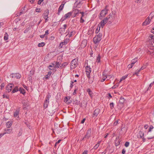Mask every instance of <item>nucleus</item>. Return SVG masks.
Segmentation results:
<instances>
[{
  "instance_id": "nucleus-5",
  "label": "nucleus",
  "mask_w": 154,
  "mask_h": 154,
  "mask_svg": "<svg viewBox=\"0 0 154 154\" xmlns=\"http://www.w3.org/2000/svg\"><path fill=\"white\" fill-rule=\"evenodd\" d=\"M51 97V95L49 93H48L46 96V99L44 101L43 105V107L45 109L48 107V105L49 103V99Z\"/></svg>"
},
{
  "instance_id": "nucleus-13",
  "label": "nucleus",
  "mask_w": 154,
  "mask_h": 154,
  "mask_svg": "<svg viewBox=\"0 0 154 154\" xmlns=\"http://www.w3.org/2000/svg\"><path fill=\"white\" fill-rule=\"evenodd\" d=\"M91 135V128H89L87 131L85 137H87V138L88 139L90 137Z\"/></svg>"
},
{
  "instance_id": "nucleus-4",
  "label": "nucleus",
  "mask_w": 154,
  "mask_h": 154,
  "mask_svg": "<svg viewBox=\"0 0 154 154\" xmlns=\"http://www.w3.org/2000/svg\"><path fill=\"white\" fill-rule=\"evenodd\" d=\"M78 62V58H76L73 60L71 62L70 69L72 70L74 69L77 66Z\"/></svg>"
},
{
  "instance_id": "nucleus-16",
  "label": "nucleus",
  "mask_w": 154,
  "mask_h": 154,
  "mask_svg": "<svg viewBox=\"0 0 154 154\" xmlns=\"http://www.w3.org/2000/svg\"><path fill=\"white\" fill-rule=\"evenodd\" d=\"M64 4H62L59 7L58 9V11L57 12V14L58 15H60V12H61V11L63 10L64 8Z\"/></svg>"
},
{
  "instance_id": "nucleus-29",
  "label": "nucleus",
  "mask_w": 154,
  "mask_h": 154,
  "mask_svg": "<svg viewBox=\"0 0 154 154\" xmlns=\"http://www.w3.org/2000/svg\"><path fill=\"white\" fill-rule=\"evenodd\" d=\"M55 64H56L55 66V68H59L60 67L61 63H60L59 62H54ZM54 64H53V65H54Z\"/></svg>"
},
{
  "instance_id": "nucleus-53",
  "label": "nucleus",
  "mask_w": 154,
  "mask_h": 154,
  "mask_svg": "<svg viewBox=\"0 0 154 154\" xmlns=\"http://www.w3.org/2000/svg\"><path fill=\"white\" fill-rule=\"evenodd\" d=\"M44 0H39L38 2V5H40L41 4L42 2L44 1Z\"/></svg>"
},
{
  "instance_id": "nucleus-55",
  "label": "nucleus",
  "mask_w": 154,
  "mask_h": 154,
  "mask_svg": "<svg viewBox=\"0 0 154 154\" xmlns=\"http://www.w3.org/2000/svg\"><path fill=\"white\" fill-rule=\"evenodd\" d=\"M153 85V83H151L149 85V88H148V89L149 90V89H150L151 87H152V86Z\"/></svg>"
},
{
  "instance_id": "nucleus-7",
  "label": "nucleus",
  "mask_w": 154,
  "mask_h": 154,
  "mask_svg": "<svg viewBox=\"0 0 154 154\" xmlns=\"http://www.w3.org/2000/svg\"><path fill=\"white\" fill-rule=\"evenodd\" d=\"M144 134L142 131H139L138 134L137 135L138 138L141 139L144 142L146 141V139L144 137Z\"/></svg>"
},
{
  "instance_id": "nucleus-21",
  "label": "nucleus",
  "mask_w": 154,
  "mask_h": 154,
  "mask_svg": "<svg viewBox=\"0 0 154 154\" xmlns=\"http://www.w3.org/2000/svg\"><path fill=\"white\" fill-rule=\"evenodd\" d=\"M20 110L17 109L16 110L15 112H14V117H17L18 118L19 117V114Z\"/></svg>"
},
{
  "instance_id": "nucleus-22",
  "label": "nucleus",
  "mask_w": 154,
  "mask_h": 154,
  "mask_svg": "<svg viewBox=\"0 0 154 154\" xmlns=\"http://www.w3.org/2000/svg\"><path fill=\"white\" fill-rule=\"evenodd\" d=\"M69 39L66 38V39L64 40L63 42H61V44H62V45H66L69 42Z\"/></svg>"
},
{
  "instance_id": "nucleus-42",
  "label": "nucleus",
  "mask_w": 154,
  "mask_h": 154,
  "mask_svg": "<svg viewBox=\"0 0 154 154\" xmlns=\"http://www.w3.org/2000/svg\"><path fill=\"white\" fill-rule=\"evenodd\" d=\"M50 76L47 74V75H45V77L43 78L44 80H45L46 79H49L50 78Z\"/></svg>"
},
{
  "instance_id": "nucleus-34",
  "label": "nucleus",
  "mask_w": 154,
  "mask_h": 154,
  "mask_svg": "<svg viewBox=\"0 0 154 154\" xmlns=\"http://www.w3.org/2000/svg\"><path fill=\"white\" fill-rule=\"evenodd\" d=\"M87 91L88 92V94L91 97L93 93L92 91H91L90 89H88L87 90Z\"/></svg>"
},
{
  "instance_id": "nucleus-20",
  "label": "nucleus",
  "mask_w": 154,
  "mask_h": 154,
  "mask_svg": "<svg viewBox=\"0 0 154 154\" xmlns=\"http://www.w3.org/2000/svg\"><path fill=\"white\" fill-rule=\"evenodd\" d=\"M149 40L154 43V35L150 34L149 36Z\"/></svg>"
},
{
  "instance_id": "nucleus-51",
  "label": "nucleus",
  "mask_w": 154,
  "mask_h": 154,
  "mask_svg": "<svg viewBox=\"0 0 154 154\" xmlns=\"http://www.w3.org/2000/svg\"><path fill=\"white\" fill-rule=\"evenodd\" d=\"M48 67H49L50 68L49 69L51 70H54V68H53V66L52 65H49Z\"/></svg>"
},
{
  "instance_id": "nucleus-25",
  "label": "nucleus",
  "mask_w": 154,
  "mask_h": 154,
  "mask_svg": "<svg viewBox=\"0 0 154 154\" xmlns=\"http://www.w3.org/2000/svg\"><path fill=\"white\" fill-rule=\"evenodd\" d=\"M12 125V121H8L6 123V126L7 128H9Z\"/></svg>"
},
{
  "instance_id": "nucleus-59",
  "label": "nucleus",
  "mask_w": 154,
  "mask_h": 154,
  "mask_svg": "<svg viewBox=\"0 0 154 154\" xmlns=\"http://www.w3.org/2000/svg\"><path fill=\"white\" fill-rule=\"evenodd\" d=\"M149 127V126L148 125L146 124L144 125V128L145 129H147Z\"/></svg>"
},
{
  "instance_id": "nucleus-35",
  "label": "nucleus",
  "mask_w": 154,
  "mask_h": 154,
  "mask_svg": "<svg viewBox=\"0 0 154 154\" xmlns=\"http://www.w3.org/2000/svg\"><path fill=\"white\" fill-rule=\"evenodd\" d=\"M100 26L99 24L98 25L97 27V28L96 29V31H95V33H98V32H99L100 30Z\"/></svg>"
},
{
  "instance_id": "nucleus-31",
  "label": "nucleus",
  "mask_w": 154,
  "mask_h": 154,
  "mask_svg": "<svg viewBox=\"0 0 154 154\" xmlns=\"http://www.w3.org/2000/svg\"><path fill=\"white\" fill-rule=\"evenodd\" d=\"M19 89L18 88V87L17 86H16L14 88L13 90L12 91V93H14L16 92H17V91H19Z\"/></svg>"
},
{
  "instance_id": "nucleus-50",
  "label": "nucleus",
  "mask_w": 154,
  "mask_h": 154,
  "mask_svg": "<svg viewBox=\"0 0 154 154\" xmlns=\"http://www.w3.org/2000/svg\"><path fill=\"white\" fill-rule=\"evenodd\" d=\"M3 98H5L7 99H8L9 98V97L8 96L6 95L5 94H3Z\"/></svg>"
},
{
  "instance_id": "nucleus-48",
  "label": "nucleus",
  "mask_w": 154,
  "mask_h": 154,
  "mask_svg": "<svg viewBox=\"0 0 154 154\" xmlns=\"http://www.w3.org/2000/svg\"><path fill=\"white\" fill-rule=\"evenodd\" d=\"M140 72V70H137L133 74V75H137L139 74V72Z\"/></svg>"
},
{
  "instance_id": "nucleus-24",
  "label": "nucleus",
  "mask_w": 154,
  "mask_h": 154,
  "mask_svg": "<svg viewBox=\"0 0 154 154\" xmlns=\"http://www.w3.org/2000/svg\"><path fill=\"white\" fill-rule=\"evenodd\" d=\"M5 131L6 132L4 133V134H9L11 133V132L12 131V129L11 128V129H5Z\"/></svg>"
},
{
  "instance_id": "nucleus-46",
  "label": "nucleus",
  "mask_w": 154,
  "mask_h": 154,
  "mask_svg": "<svg viewBox=\"0 0 154 154\" xmlns=\"http://www.w3.org/2000/svg\"><path fill=\"white\" fill-rule=\"evenodd\" d=\"M5 84L4 83H3L1 84L0 85L1 89H2L5 87Z\"/></svg>"
},
{
  "instance_id": "nucleus-57",
  "label": "nucleus",
  "mask_w": 154,
  "mask_h": 154,
  "mask_svg": "<svg viewBox=\"0 0 154 154\" xmlns=\"http://www.w3.org/2000/svg\"><path fill=\"white\" fill-rule=\"evenodd\" d=\"M40 8H37L35 9V11L37 12H40Z\"/></svg>"
},
{
  "instance_id": "nucleus-37",
  "label": "nucleus",
  "mask_w": 154,
  "mask_h": 154,
  "mask_svg": "<svg viewBox=\"0 0 154 154\" xmlns=\"http://www.w3.org/2000/svg\"><path fill=\"white\" fill-rule=\"evenodd\" d=\"M68 63L67 62H65L62 64L61 66H60V68H62V67H64L68 64Z\"/></svg>"
},
{
  "instance_id": "nucleus-14",
  "label": "nucleus",
  "mask_w": 154,
  "mask_h": 154,
  "mask_svg": "<svg viewBox=\"0 0 154 154\" xmlns=\"http://www.w3.org/2000/svg\"><path fill=\"white\" fill-rule=\"evenodd\" d=\"M150 22V19L148 17L145 20L142 24L143 26H146L149 24Z\"/></svg>"
},
{
  "instance_id": "nucleus-9",
  "label": "nucleus",
  "mask_w": 154,
  "mask_h": 154,
  "mask_svg": "<svg viewBox=\"0 0 154 154\" xmlns=\"http://www.w3.org/2000/svg\"><path fill=\"white\" fill-rule=\"evenodd\" d=\"M10 77L11 78H16L20 79L21 77V75L19 73H12L10 75Z\"/></svg>"
},
{
  "instance_id": "nucleus-38",
  "label": "nucleus",
  "mask_w": 154,
  "mask_h": 154,
  "mask_svg": "<svg viewBox=\"0 0 154 154\" xmlns=\"http://www.w3.org/2000/svg\"><path fill=\"white\" fill-rule=\"evenodd\" d=\"M137 60V58H135L134 59H133L131 62L132 63V64H134Z\"/></svg>"
},
{
  "instance_id": "nucleus-56",
  "label": "nucleus",
  "mask_w": 154,
  "mask_h": 154,
  "mask_svg": "<svg viewBox=\"0 0 154 154\" xmlns=\"http://www.w3.org/2000/svg\"><path fill=\"white\" fill-rule=\"evenodd\" d=\"M146 68V66H142V67H141V68H140V69L139 70H140V71L141 70H143V69H145Z\"/></svg>"
},
{
  "instance_id": "nucleus-43",
  "label": "nucleus",
  "mask_w": 154,
  "mask_h": 154,
  "mask_svg": "<svg viewBox=\"0 0 154 154\" xmlns=\"http://www.w3.org/2000/svg\"><path fill=\"white\" fill-rule=\"evenodd\" d=\"M127 76H128V75H125L124 76L122 77L121 79L119 81V82H121L122 81L124 80L125 79H126L127 78Z\"/></svg>"
},
{
  "instance_id": "nucleus-58",
  "label": "nucleus",
  "mask_w": 154,
  "mask_h": 154,
  "mask_svg": "<svg viewBox=\"0 0 154 154\" xmlns=\"http://www.w3.org/2000/svg\"><path fill=\"white\" fill-rule=\"evenodd\" d=\"M119 120H117L114 123V125H117V124L118 123Z\"/></svg>"
},
{
  "instance_id": "nucleus-36",
  "label": "nucleus",
  "mask_w": 154,
  "mask_h": 154,
  "mask_svg": "<svg viewBox=\"0 0 154 154\" xmlns=\"http://www.w3.org/2000/svg\"><path fill=\"white\" fill-rule=\"evenodd\" d=\"M45 45V43L44 42H42L38 44V47H42L44 46Z\"/></svg>"
},
{
  "instance_id": "nucleus-12",
  "label": "nucleus",
  "mask_w": 154,
  "mask_h": 154,
  "mask_svg": "<svg viewBox=\"0 0 154 154\" xmlns=\"http://www.w3.org/2000/svg\"><path fill=\"white\" fill-rule=\"evenodd\" d=\"M72 12H69L66 14L64 17V19H63L62 21H64L66 19L69 18L70 16L72 15Z\"/></svg>"
},
{
  "instance_id": "nucleus-17",
  "label": "nucleus",
  "mask_w": 154,
  "mask_h": 154,
  "mask_svg": "<svg viewBox=\"0 0 154 154\" xmlns=\"http://www.w3.org/2000/svg\"><path fill=\"white\" fill-rule=\"evenodd\" d=\"M70 98V97H66L64 98V101L65 102L69 104L72 102V101L71 100H69Z\"/></svg>"
},
{
  "instance_id": "nucleus-11",
  "label": "nucleus",
  "mask_w": 154,
  "mask_h": 154,
  "mask_svg": "<svg viewBox=\"0 0 154 154\" xmlns=\"http://www.w3.org/2000/svg\"><path fill=\"white\" fill-rule=\"evenodd\" d=\"M100 112V109H95L92 115V117H94L95 118H96L99 114Z\"/></svg>"
},
{
  "instance_id": "nucleus-27",
  "label": "nucleus",
  "mask_w": 154,
  "mask_h": 154,
  "mask_svg": "<svg viewBox=\"0 0 154 154\" xmlns=\"http://www.w3.org/2000/svg\"><path fill=\"white\" fill-rule=\"evenodd\" d=\"M101 141H98L97 142V143L94 146L93 149H97L99 146L100 145V144L101 143Z\"/></svg>"
},
{
  "instance_id": "nucleus-10",
  "label": "nucleus",
  "mask_w": 154,
  "mask_h": 154,
  "mask_svg": "<svg viewBox=\"0 0 154 154\" xmlns=\"http://www.w3.org/2000/svg\"><path fill=\"white\" fill-rule=\"evenodd\" d=\"M84 0H76V2L74 3V5H76V7L80 8L81 5L83 3Z\"/></svg>"
},
{
  "instance_id": "nucleus-39",
  "label": "nucleus",
  "mask_w": 154,
  "mask_h": 154,
  "mask_svg": "<svg viewBox=\"0 0 154 154\" xmlns=\"http://www.w3.org/2000/svg\"><path fill=\"white\" fill-rule=\"evenodd\" d=\"M120 144V141L119 140H116L115 142L116 146H117Z\"/></svg>"
},
{
  "instance_id": "nucleus-33",
  "label": "nucleus",
  "mask_w": 154,
  "mask_h": 154,
  "mask_svg": "<svg viewBox=\"0 0 154 154\" xmlns=\"http://www.w3.org/2000/svg\"><path fill=\"white\" fill-rule=\"evenodd\" d=\"M8 35L7 33V32H5L4 35V40L5 41H6L8 39Z\"/></svg>"
},
{
  "instance_id": "nucleus-28",
  "label": "nucleus",
  "mask_w": 154,
  "mask_h": 154,
  "mask_svg": "<svg viewBox=\"0 0 154 154\" xmlns=\"http://www.w3.org/2000/svg\"><path fill=\"white\" fill-rule=\"evenodd\" d=\"M72 13H73L75 14V17L76 16V15L79 13V11L77 9H75L73 10L72 12Z\"/></svg>"
},
{
  "instance_id": "nucleus-41",
  "label": "nucleus",
  "mask_w": 154,
  "mask_h": 154,
  "mask_svg": "<svg viewBox=\"0 0 154 154\" xmlns=\"http://www.w3.org/2000/svg\"><path fill=\"white\" fill-rule=\"evenodd\" d=\"M110 107L111 109H113L114 107V104L113 102H112L110 104Z\"/></svg>"
},
{
  "instance_id": "nucleus-19",
  "label": "nucleus",
  "mask_w": 154,
  "mask_h": 154,
  "mask_svg": "<svg viewBox=\"0 0 154 154\" xmlns=\"http://www.w3.org/2000/svg\"><path fill=\"white\" fill-rule=\"evenodd\" d=\"M87 40L84 39L82 42L81 46L83 47H85L87 45Z\"/></svg>"
},
{
  "instance_id": "nucleus-45",
  "label": "nucleus",
  "mask_w": 154,
  "mask_h": 154,
  "mask_svg": "<svg viewBox=\"0 0 154 154\" xmlns=\"http://www.w3.org/2000/svg\"><path fill=\"white\" fill-rule=\"evenodd\" d=\"M34 74V70H31L30 71V73L29 74V75L30 76H32L33 74Z\"/></svg>"
},
{
  "instance_id": "nucleus-26",
  "label": "nucleus",
  "mask_w": 154,
  "mask_h": 154,
  "mask_svg": "<svg viewBox=\"0 0 154 154\" xmlns=\"http://www.w3.org/2000/svg\"><path fill=\"white\" fill-rule=\"evenodd\" d=\"M19 91L20 92V93L24 95L26 93L25 90L23 88H20L19 89Z\"/></svg>"
},
{
  "instance_id": "nucleus-47",
  "label": "nucleus",
  "mask_w": 154,
  "mask_h": 154,
  "mask_svg": "<svg viewBox=\"0 0 154 154\" xmlns=\"http://www.w3.org/2000/svg\"><path fill=\"white\" fill-rule=\"evenodd\" d=\"M129 144V143L128 142H126L125 144V146L126 147H128Z\"/></svg>"
},
{
  "instance_id": "nucleus-6",
  "label": "nucleus",
  "mask_w": 154,
  "mask_h": 154,
  "mask_svg": "<svg viewBox=\"0 0 154 154\" xmlns=\"http://www.w3.org/2000/svg\"><path fill=\"white\" fill-rule=\"evenodd\" d=\"M87 64V66H86L85 67L86 75L88 79H90V74L91 72V68L90 67V66L88 65V63Z\"/></svg>"
},
{
  "instance_id": "nucleus-18",
  "label": "nucleus",
  "mask_w": 154,
  "mask_h": 154,
  "mask_svg": "<svg viewBox=\"0 0 154 154\" xmlns=\"http://www.w3.org/2000/svg\"><path fill=\"white\" fill-rule=\"evenodd\" d=\"M48 14L49 10L48 9H47L45 11V13L43 14V17L44 18H48Z\"/></svg>"
},
{
  "instance_id": "nucleus-64",
  "label": "nucleus",
  "mask_w": 154,
  "mask_h": 154,
  "mask_svg": "<svg viewBox=\"0 0 154 154\" xmlns=\"http://www.w3.org/2000/svg\"><path fill=\"white\" fill-rule=\"evenodd\" d=\"M88 154V151L87 150H85L84 152H83L82 154Z\"/></svg>"
},
{
  "instance_id": "nucleus-54",
  "label": "nucleus",
  "mask_w": 154,
  "mask_h": 154,
  "mask_svg": "<svg viewBox=\"0 0 154 154\" xmlns=\"http://www.w3.org/2000/svg\"><path fill=\"white\" fill-rule=\"evenodd\" d=\"M54 38H55V37L53 36H51L49 38V39L51 40H53L54 39Z\"/></svg>"
},
{
  "instance_id": "nucleus-1",
  "label": "nucleus",
  "mask_w": 154,
  "mask_h": 154,
  "mask_svg": "<svg viewBox=\"0 0 154 154\" xmlns=\"http://www.w3.org/2000/svg\"><path fill=\"white\" fill-rule=\"evenodd\" d=\"M112 14H110L105 18L103 19L100 22V26L102 27L105 25L108 22L109 23H111L113 21V19L112 17Z\"/></svg>"
},
{
  "instance_id": "nucleus-2",
  "label": "nucleus",
  "mask_w": 154,
  "mask_h": 154,
  "mask_svg": "<svg viewBox=\"0 0 154 154\" xmlns=\"http://www.w3.org/2000/svg\"><path fill=\"white\" fill-rule=\"evenodd\" d=\"M102 34L99 33L97 35L94 37L93 39V42L97 45H98L102 39Z\"/></svg>"
},
{
  "instance_id": "nucleus-30",
  "label": "nucleus",
  "mask_w": 154,
  "mask_h": 154,
  "mask_svg": "<svg viewBox=\"0 0 154 154\" xmlns=\"http://www.w3.org/2000/svg\"><path fill=\"white\" fill-rule=\"evenodd\" d=\"M103 76H104V77H103V79L101 80L100 81L101 82H103L104 81H105L106 79L107 78V76H106V75H105V74H104V72H103Z\"/></svg>"
},
{
  "instance_id": "nucleus-44",
  "label": "nucleus",
  "mask_w": 154,
  "mask_h": 154,
  "mask_svg": "<svg viewBox=\"0 0 154 154\" xmlns=\"http://www.w3.org/2000/svg\"><path fill=\"white\" fill-rule=\"evenodd\" d=\"M22 133V130L21 129H20L19 131V133L18 134L19 136H20L21 135Z\"/></svg>"
},
{
  "instance_id": "nucleus-60",
  "label": "nucleus",
  "mask_w": 154,
  "mask_h": 154,
  "mask_svg": "<svg viewBox=\"0 0 154 154\" xmlns=\"http://www.w3.org/2000/svg\"><path fill=\"white\" fill-rule=\"evenodd\" d=\"M48 32H49V30H47L45 31V34H44L45 35H47L48 34H49Z\"/></svg>"
},
{
  "instance_id": "nucleus-23",
  "label": "nucleus",
  "mask_w": 154,
  "mask_h": 154,
  "mask_svg": "<svg viewBox=\"0 0 154 154\" xmlns=\"http://www.w3.org/2000/svg\"><path fill=\"white\" fill-rule=\"evenodd\" d=\"M75 34V31L73 30L71 31L69 33H68V37H71L72 36L74 35Z\"/></svg>"
},
{
  "instance_id": "nucleus-49",
  "label": "nucleus",
  "mask_w": 154,
  "mask_h": 154,
  "mask_svg": "<svg viewBox=\"0 0 154 154\" xmlns=\"http://www.w3.org/2000/svg\"><path fill=\"white\" fill-rule=\"evenodd\" d=\"M67 25L66 24H64L63 25V32H65V30L66 28Z\"/></svg>"
},
{
  "instance_id": "nucleus-40",
  "label": "nucleus",
  "mask_w": 154,
  "mask_h": 154,
  "mask_svg": "<svg viewBox=\"0 0 154 154\" xmlns=\"http://www.w3.org/2000/svg\"><path fill=\"white\" fill-rule=\"evenodd\" d=\"M100 55H98L97 58V61H96L98 63H99L100 62Z\"/></svg>"
},
{
  "instance_id": "nucleus-8",
  "label": "nucleus",
  "mask_w": 154,
  "mask_h": 154,
  "mask_svg": "<svg viewBox=\"0 0 154 154\" xmlns=\"http://www.w3.org/2000/svg\"><path fill=\"white\" fill-rule=\"evenodd\" d=\"M14 87L13 84H10L6 87V92L8 93L11 92L13 88Z\"/></svg>"
},
{
  "instance_id": "nucleus-61",
  "label": "nucleus",
  "mask_w": 154,
  "mask_h": 154,
  "mask_svg": "<svg viewBox=\"0 0 154 154\" xmlns=\"http://www.w3.org/2000/svg\"><path fill=\"white\" fill-rule=\"evenodd\" d=\"M59 31L60 32V33H63L64 32H63V28H60L59 30Z\"/></svg>"
},
{
  "instance_id": "nucleus-62",
  "label": "nucleus",
  "mask_w": 154,
  "mask_h": 154,
  "mask_svg": "<svg viewBox=\"0 0 154 154\" xmlns=\"http://www.w3.org/2000/svg\"><path fill=\"white\" fill-rule=\"evenodd\" d=\"M84 22V20L82 19V17H81V19L80 20V22L81 23H83Z\"/></svg>"
},
{
  "instance_id": "nucleus-3",
  "label": "nucleus",
  "mask_w": 154,
  "mask_h": 154,
  "mask_svg": "<svg viewBox=\"0 0 154 154\" xmlns=\"http://www.w3.org/2000/svg\"><path fill=\"white\" fill-rule=\"evenodd\" d=\"M108 5H106L104 8L100 12L99 18L100 20L102 19L103 17H104L108 13L109 9H108Z\"/></svg>"
},
{
  "instance_id": "nucleus-52",
  "label": "nucleus",
  "mask_w": 154,
  "mask_h": 154,
  "mask_svg": "<svg viewBox=\"0 0 154 154\" xmlns=\"http://www.w3.org/2000/svg\"><path fill=\"white\" fill-rule=\"evenodd\" d=\"M73 83H74L73 81H72L71 82V83H70V88H72L73 86Z\"/></svg>"
},
{
  "instance_id": "nucleus-15",
  "label": "nucleus",
  "mask_w": 154,
  "mask_h": 154,
  "mask_svg": "<svg viewBox=\"0 0 154 154\" xmlns=\"http://www.w3.org/2000/svg\"><path fill=\"white\" fill-rule=\"evenodd\" d=\"M154 128V127L152 125H150L149 126V128L148 129V131L146 132L145 131V135H148L149 134V133L152 131V129Z\"/></svg>"
},
{
  "instance_id": "nucleus-32",
  "label": "nucleus",
  "mask_w": 154,
  "mask_h": 154,
  "mask_svg": "<svg viewBox=\"0 0 154 154\" xmlns=\"http://www.w3.org/2000/svg\"><path fill=\"white\" fill-rule=\"evenodd\" d=\"M125 100L124 98L121 97L119 100V103L122 104H123L125 102Z\"/></svg>"
},
{
  "instance_id": "nucleus-63",
  "label": "nucleus",
  "mask_w": 154,
  "mask_h": 154,
  "mask_svg": "<svg viewBox=\"0 0 154 154\" xmlns=\"http://www.w3.org/2000/svg\"><path fill=\"white\" fill-rule=\"evenodd\" d=\"M126 150L125 149H123L122 151V154H125Z\"/></svg>"
}]
</instances>
